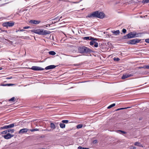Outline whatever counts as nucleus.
I'll return each mask as SVG.
<instances>
[{
  "mask_svg": "<svg viewBox=\"0 0 149 149\" xmlns=\"http://www.w3.org/2000/svg\"><path fill=\"white\" fill-rule=\"evenodd\" d=\"M104 14L103 12L96 11L93 12L92 14L88 15V16L86 17H97L102 19L104 17Z\"/></svg>",
  "mask_w": 149,
  "mask_h": 149,
  "instance_id": "obj_1",
  "label": "nucleus"
},
{
  "mask_svg": "<svg viewBox=\"0 0 149 149\" xmlns=\"http://www.w3.org/2000/svg\"><path fill=\"white\" fill-rule=\"evenodd\" d=\"M141 33H137L135 31L131 32L129 33L123 37V39H130L132 38L138 37L141 36Z\"/></svg>",
  "mask_w": 149,
  "mask_h": 149,
  "instance_id": "obj_2",
  "label": "nucleus"
},
{
  "mask_svg": "<svg viewBox=\"0 0 149 149\" xmlns=\"http://www.w3.org/2000/svg\"><path fill=\"white\" fill-rule=\"evenodd\" d=\"M78 50L79 53L81 54L90 53L93 52L91 49L84 46L79 47Z\"/></svg>",
  "mask_w": 149,
  "mask_h": 149,
  "instance_id": "obj_3",
  "label": "nucleus"
},
{
  "mask_svg": "<svg viewBox=\"0 0 149 149\" xmlns=\"http://www.w3.org/2000/svg\"><path fill=\"white\" fill-rule=\"evenodd\" d=\"M31 31L35 33L41 35H46L51 33V32L49 31L42 29H35Z\"/></svg>",
  "mask_w": 149,
  "mask_h": 149,
  "instance_id": "obj_4",
  "label": "nucleus"
},
{
  "mask_svg": "<svg viewBox=\"0 0 149 149\" xmlns=\"http://www.w3.org/2000/svg\"><path fill=\"white\" fill-rule=\"evenodd\" d=\"M141 40V39L135 38L129 41L127 43L129 44L135 45L140 42Z\"/></svg>",
  "mask_w": 149,
  "mask_h": 149,
  "instance_id": "obj_5",
  "label": "nucleus"
},
{
  "mask_svg": "<svg viewBox=\"0 0 149 149\" xmlns=\"http://www.w3.org/2000/svg\"><path fill=\"white\" fill-rule=\"evenodd\" d=\"M14 22L10 21L8 22L3 23L2 24V25L3 26L6 27H7L8 26H12L14 25Z\"/></svg>",
  "mask_w": 149,
  "mask_h": 149,
  "instance_id": "obj_6",
  "label": "nucleus"
},
{
  "mask_svg": "<svg viewBox=\"0 0 149 149\" xmlns=\"http://www.w3.org/2000/svg\"><path fill=\"white\" fill-rule=\"evenodd\" d=\"M14 124L12 123L10 124H9L8 125H6L3 127H1V129H9L10 128H12L14 126Z\"/></svg>",
  "mask_w": 149,
  "mask_h": 149,
  "instance_id": "obj_7",
  "label": "nucleus"
},
{
  "mask_svg": "<svg viewBox=\"0 0 149 149\" xmlns=\"http://www.w3.org/2000/svg\"><path fill=\"white\" fill-rule=\"evenodd\" d=\"M40 22L41 21H40L34 19L31 20L29 21V23L31 24H39Z\"/></svg>",
  "mask_w": 149,
  "mask_h": 149,
  "instance_id": "obj_8",
  "label": "nucleus"
},
{
  "mask_svg": "<svg viewBox=\"0 0 149 149\" xmlns=\"http://www.w3.org/2000/svg\"><path fill=\"white\" fill-rule=\"evenodd\" d=\"M31 69L34 70H43L44 69L43 68L37 66H32Z\"/></svg>",
  "mask_w": 149,
  "mask_h": 149,
  "instance_id": "obj_9",
  "label": "nucleus"
},
{
  "mask_svg": "<svg viewBox=\"0 0 149 149\" xmlns=\"http://www.w3.org/2000/svg\"><path fill=\"white\" fill-rule=\"evenodd\" d=\"M133 74H123V76L121 77V79H125V78H127L128 77H131L133 75Z\"/></svg>",
  "mask_w": 149,
  "mask_h": 149,
  "instance_id": "obj_10",
  "label": "nucleus"
},
{
  "mask_svg": "<svg viewBox=\"0 0 149 149\" xmlns=\"http://www.w3.org/2000/svg\"><path fill=\"white\" fill-rule=\"evenodd\" d=\"M14 136V135H13L11 134L10 133H8L6 135L3 136V137L5 139H8L13 137Z\"/></svg>",
  "mask_w": 149,
  "mask_h": 149,
  "instance_id": "obj_11",
  "label": "nucleus"
},
{
  "mask_svg": "<svg viewBox=\"0 0 149 149\" xmlns=\"http://www.w3.org/2000/svg\"><path fill=\"white\" fill-rule=\"evenodd\" d=\"M28 131L27 128H23L20 130L18 132L19 134H23L26 133Z\"/></svg>",
  "mask_w": 149,
  "mask_h": 149,
  "instance_id": "obj_12",
  "label": "nucleus"
},
{
  "mask_svg": "<svg viewBox=\"0 0 149 149\" xmlns=\"http://www.w3.org/2000/svg\"><path fill=\"white\" fill-rule=\"evenodd\" d=\"M83 39L84 40H96V38H94L92 37H84L83 38Z\"/></svg>",
  "mask_w": 149,
  "mask_h": 149,
  "instance_id": "obj_13",
  "label": "nucleus"
},
{
  "mask_svg": "<svg viewBox=\"0 0 149 149\" xmlns=\"http://www.w3.org/2000/svg\"><path fill=\"white\" fill-rule=\"evenodd\" d=\"M56 67V66L54 65H50L46 67L45 68V69L46 70L52 69Z\"/></svg>",
  "mask_w": 149,
  "mask_h": 149,
  "instance_id": "obj_14",
  "label": "nucleus"
},
{
  "mask_svg": "<svg viewBox=\"0 0 149 149\" xmlns=\"http://www.w3.org/2000/svg\"><path fill=\"white\" fill-rule=\"evenodd\" d=\"M111 32L115 35H117L120 33V31L119 30H117L116 31H111Z\"/></svg>",
  "mask_w": 149,
  "mask_h": 149,
  "instance_id": "obj_15",
  "label": "nucleus"
},
{
  "mask_svg": "<svg viewBox=\"0 0 149 149\" xmlns=\"http://www.w3.org/2000/svg\"><path fill=\"white\" fill-rule=\"evenodd\" d=\"M98 39L97 38L96 40H91V41L90 42V44L91 45H93L94 44H95L96 42L95 41H97L98 40Z\"/></svg>",
  "mask_w": 149,
  "mask_h": 149,
  "instance_id": "obj_16",
  "label": "nucleus"
},
{
  "mask_svg": "<svg viewBox=\"0 0 149 149\" xmlns=\"http://www.w3.org/2000/svg\"><path fill=\"white\" fill-rule=\"evenodd\" d=\"M50 127L53 129H54L56 128V126L53 123H51L50 124Z\"/></svg>",
  "mask_w": 149,
  "mask_h": 149,
  "instance_id": "obj_17",
  "label": "nucleus"
},
{
  "mask_svg": "<svg viewBox=\"0 0 149 149\" xmlns=\"http://www.w3.org/2000/svg\"><path fill=\"white\" fill-rule=\"evenodd\" d=\"M7 130L8 132H10L11 133H13L15 131V130L14 129H9Z\"/></svg>",
  "mask_w": 149,
  "mask_h": 149,
  "instance_id": "obj_18",
  "label": "nucleus"
},
{
  "mask_svg": "<svg viewBox=\"0 0 149 149\" xmlns=\"http://www.w3.org/2000/svg\"><path fill=\"white\" fill-rule=\"evenodd\" d=\"M60 127L62 128H63L65 127V125L64 123H60L59 124Z\"/></svg>",
  "mask_w": 149,
  "mask_h": 149,
  "instance_id": "obj_19",
  "label": "nucleus"
},
{
  "mask_svg": "<svg viewBox=\"0 0 149 149\" xmlns=\"http://www.w3.org/2000/svg\"><path fill=\"white\" fill-rule=\"evenodd\" d=\"M134 145L135 146H138L140 147L142 146L140 144V143L138 142H135L134 143Z\"/></svg>",
  "mask_w": 149,
  "mask_h": 149,
  "instance_id": "obj_20",
  "label": "nucleus"
},
{
  "mask_svg": "<svg viewBox=\"0 0 149 149\" xmlns=\"http://www.w3.org/2000/svg\"><path fill=\"white\" fill-rule=\"evenodd\" d=\"M49 53L50 55H55L56 54V52L54 51H50L49 52Z\"/></svg>",
  "mask_w": 149,
  "mask_h": 149,
  "instance_id": "obj_21",
  "label": "nucleus"
},
{
  "mask_svg": "<svg viewBox=\"0 0 149 149\" xmlns=\"http://www.w3.org/2000/svg\"><path fill=\"white\" fill-rule=\"evenodd\" d=\"M115 105H116V104L115 103H113L112 104H111L110 105H109V106H108L107 107V108L108 109H110L111 108L115 106Z\"/></svg>",
  "mask_w": 149,
  "mask_h": 149,
  "instance_id": "obj_22",
  "label": "nucleus"
},
{
  "mask_svg": "<svg viewBox=\"0 0 149 149\" xmlns=\"http://www.w3.org/2000/svg\"><path fill=\"white\" fill-rule=\"evenodd\" d=\"M149 3V0H143L142 1V3L144 4Z\"/></svg>",
  "mask_w": 149,
  "mask_h": 149,
  "instance_id": "obj_23",
  "label": "nucleus"
},
{
  "mask_svg": "<svg viewBox=\"0 0 149 149\" xmlns=\"http://www.w3.org/2000/svg\"><path fill=\"white\" fill-rule=\"evenodd\" d=\"M83 125L82 124H79L77 126V128L78 129H79L82 128Z\"/></svg>",
  "mask_w": 149,
  "mask_h": 149,
  "instance_id": "obj_24",
  "label": "nucleus"
},
{
  "mask_svg": "<svg viewBox=\"0 0 149 149\" xmlns=\"http://www.w3.org/2000/svg\"><path fill=\"white\" fill-rule=\"evenodd\" d=\"M68 120H63L62 121V122L63 123H68Z\"/></svg>",
  "mask_w": 149,
  "mask_h": 149,
  "instance_id": "obj_25",
  "label": "nucleus"
},
{
  "mask_svg": "<svg viewBox=\"0 0 149 149\" xmlns=\"http://www.w3.org/2000/svg\"><path fill=\"white\" fill-rule=\"evenodd\" d=\"M13 85H14V84H3V86H13Z\"/></svg>",
  "mask_w": 149,
  "mask_h": 149,
  "instance_id": "obj_26",
  "label": "nucleus"
},
{
  "mask_svg": "<svg viewBox=\"0 0 149 149\" xmlns=\"http://www.w3.org/2000/svg\"><path fill=\"white\" fill-rule=\"evenodd\" d=\"M30 130L32 132H34V131H38V129H30Z\"/></svg>",
  "mask_w": 149,
  "mask_h": 149,
  "instance_id": "obj_27",
  "label": "nucleus"
},
{
  "mask_svg": "<svg viewBox=\"0 0 149 149\" xmlns=\"http://www.w3.org/2000/svg\"><path fill=\"white\" fill-rule=\"evenodd\" d=\"M15 99V97H13L11 98L9 100V101H12L13 102H14Z\"/></svg>",
  "mask_w": 149,
  "mask_h": 149,
  "instance_id": "obj_28",
  "label": "nucleus"
},
{
  "mask_svg": "<svg viewBox=\"0 0 149 149\" xmlns=\"http://www.w3.org/2000/svg\"><path fill=\"white\" fill-rule=\"evenodd\" d=\"M114 61H119L120 59L118 58H114L113 59Z\"/></svg>",
  "mask_w": 149,
  "mask_h": 149,
  "instance_id": "obj_29",
  "label": "nucleus"
},
{
  "mask_svg": "<svg viewBox=\"0 0 149 149\" xmlns=\"http://www.w3.org/2000/svg\"><path fill=\"white\" fill-rule=\"evenodd\" d=\"M7 130L2 132L1 133L2 134H6L7 133Z\"/></svg>",
  "mask_w": 149,
  "mask_h": 149,
  "instance_id": "obj_30",
  "label": "nucleus"
},
{
  "mask_svg": "<svg viewBox=\"0 0 149 149\" xmlns=\"http://www.w3.org/2000/svg\"><path fill=\"white\" fill-rule=\"evenodd\" d=\"M143 68L145 69H149V65L144 66Z\"/></svg>",
  "mask_w": 149,
  "mask_h": 149,
  "instance_id": "obj_31",
  "label": "nucleus"
},
{
  "mask_svg": "<svg viewBox=\"0 0 149 149\" xmlns=\"http://www.w3.org/2000/svg\"><path fill=\"white\" fill-rule=\"evenodd\" d=\"M118 131L122 133H123L124 134H126V133H127V132H125V131H122V130H118Z\"/></svg>",
  "mask_w": 149,
  "mask_h": 149,
  "instance_id": "obj_32",
  "label": "nucleus"
},
{
  "mask_svg": "<svg viewBox=\"0 0 149 149\" xmlns=\"http://www.w3.org/2000/svg\"><path fill=\"white\" fill-rule=\"evenodd\" d=\"M98 43H97V42L94 45V47H98Z\"/></svg>",
  "mask_w": 149,
  "mask_h": 149,
  "instance_id": "obj_33",
  "label": "nucleus"
},
{
  "mask_svg": "<svg viewBox=\"0 0 149 149\" xmlns=\"http://www.w3.org/2000/svg\"><path fill=\"white\" fill-rule=\"evenodd\" d=\"M126 31H127L126 29H123L122 30V32L124 33H125L126 32Z\"/></svg>",
  "mask_w": 149,
  "mask_h": 149,
  "instance_id": "obj_34",
  "label": "nucleus"
},
{
  "mask_svg": "<svg viewBox=\"0 0 149 149\" xmlns=\"http://www.w3.org/2000/svg\"><path fill=\"white\" fill-rule=\"evenodd\" d=\"M145 41L146 43H149V38L146 39Z\"/></svg>",
  "mask_w": 149,
  "mask_h": 149,
  "instance_id": "obj_35",
  "label": "nucleus"
},
{
  "mask_svg": "<svg viewBox=\"0 0 149 149\" xmlns=\"http://www.w3.org/2000/svg\"><path fill=\"white\" fill-rule=\"evenodd\" d=\"M130 108V107H125V108H119V109L120 110L123 109H127V108Z\"/></svg>",
  "mask_w": 149,
  "mask_h": 149,
  "instance_id": "obj_36",
  "label": "nucleus"
},
{
  "mask_svg": "<svg viewBox=\"0 0 149 149\" xmlns=\"http://www.w3.org/2000/svg\"><path fill=\"white\" fill-rule=\"evenodd\" d=\"M25 31V30L24 29H19V30H18V31Z\"/></svg>",
  "mask_w": 149,
  "mask_h": 149,
  "instance_id": "obj_37",
  "label": "nucleus"
},
{
  "mask_svg": "<svg viewBox=\"0 0 149 149\" xmlns=\"http://www.w3.org/2000/svg\"><path fill=\"white\" fill-rule=\"evenodd\" d=\"M97 142V140H95L93 141V143H96Z\"/></svg>",
  "mask_w": 149,
  "mask_h": 149,
  "instance_id": "obj_38",
  "label": "nucleus"
},
{
  "mask_svg": "<svg viewBox=\"0 0 149 149\" xmlns=\"http://www.w3.org/2000/svg\"><path fill=\"white\" fill-rule=\"evenodd\" d=\"M36 107L37 108H39V109H41L42 108V106H39V107Z\"/></svg>",
  "mask_w": 149,
  "mask_h": 149,
  "instance_id": "obj_39",
  "label": "nucleus"
},
{
  "mask_svg": "<svg viewBox=\"0 0 149 149\" xmlns=\"http://www.w3.org/2000/svg\"><path fill=\"white\" fill-rule=\"evenodd\" d=\"M136 148L134 146H132L131 148V149H136Z\"/></svg>",
  "mask_w": 149,
  "mask_h": 149,
  "instance_id": "obj_40",
  "label": "nucleus"
},
{
  "mask_svg": "<svg viewBox=\"0 0 149 149\" xmlns=\"http://www.w3.org/2000/svg\"><path fill=\"white\" fill-rule=\"evenodd\" d=\"M78 149H83V148L80 146L78 147Z\"/></svg>",
  "mask_w": 149,
  "mask_h": 149,
  "instance_id": "obj_41",
  "label": "nucleus"
},
{
  "mask_svg": "<svg viewBox=\"0 0 149 149\" xmlns=\"http://www.w3.org/2000/svg\"><path fill=\"white\" fill-rule=\"evenodd\" d=\"M28 29V26H25L23 27L24 29Z\"/></svg>",
  "mask_w": 149,
  "mask_h": 149,
  "instance_id": "obj_42",
  "label": "nucleus"
},
{
  "mask_svg": "<svg viewBox=\"0 0 149 149\" xmlns=\"http://www.w3.org/2000/svg\"><path fill=\"white\" fill-rule=\"evenodd\" d=\"M58 17H56V18H54V19H52V20H57L58 19Z\"/></svg>",
  "mask_w": 149,
  "mask_h": 149,
  "instance_id": "obj_43",
  "label": "nucleus"
},
{
  "mask_svg": "<svg viewBox=\"0 0 149 149\" xmlns=\"http://www.w3.org/2000/svg\"><path fill=\"white\" fill-rule=\"evenodd\" d=\"M83 149H89V148H83Z\"/></svg>",
  "mask_w": 149,
  "mask_h": 149,
  "instance_id": "obj_44",
  "label": "nucleus"
},
{
  "mask_svg": "<svg viewBox=\"0 0 149 149\" xmlns=\"http://www.w3.org/2000/svg\"><path fill=\"white\" fill-rule=\"evenodd\" d=\"M61 18H62V17H60V19H58V21H56V22H58V21H59L60 20V19H61Z\"/></svg>",
  "mask_w": 149,
  "mask_h": 149,
  "instance_id": "obj_45",
  "label": "nucleus"
},
{
  "mask_svg": "<svg viewBox=\"0 0 149 149\" xmlns=\"http://www.w3.org/2000/svg\"><path fill=\"white\" fill-rule=\"evenodd\" d=\"M144 68L143 67H139V68Z\"/></svg>",
  "mask_w": 149,
  "mask_h": 149,
  "instance_id": "obj_46",
  "label": "nucleus"
},
{
  "mask_svg": "<svg viewBox=\"0 0 149 149\" xmlns=\"http://www.w3.org/2000/svg\"><path fill=\"white\" fill-rule=\"evenodd\" d=\"M119 110H120V109H117V110H116V111H118Z\"/></svg>",
  "mask_w": 149,
  "mask_h": 149,
  "instance_id": "obj_47",
  "label": "nucleus"
},
{
  "mask_svg": "<svg viewBox=\"0 0 149 149\" xmlns=\"http://www.w3.org/2000/svg\"><path fill=\"white\" fill-rule=\"evenodd\" d=\"M78 56H79V55H77V56H74V57H76Z\"/></svg>",
  "mask_w": 149,
  "mask_h": 149,
  "instance_id": "obj_48",
  "label": "nucleus"
},
{
  "mask_svg": "<svg viewBox=\"0 0 149 149\" xmlns=\"http://www.w3.org/2000/svg\"><path fill=\"white\" fill-rule=\"evenodd\" d=\"M11 78H7V79H10Z\"/></svg>",
  "mask_w": 149,
  "mask_h": 149,
  "instance_id": "obj_49",
  "label": "nucleus"
},
{
  "mask_svg": "<svg viewBox=\"0 0 149 149\" xmlns=\"http://www.w3.org/2000/svg\"><path fill=\"white\" fill-rule=\"evenodd\" d=\"M18 31H18V30H17V31H16V32H17Z\"/></svg>",
  "mask_w": 149,
  "mask_h": 149,
  "instance_id": "obj_50",
  "label": "nucleus"
},
{
  "mask_svg": "<svg viewBox=\"0 0 149 149\" xmlns=\"http://www.w3.org/2000/svg\"><path fill=\"white\" fill-rule=\"evenodd\" d=\"M52 23H55V22L54 21V22H52Z\"/></svg>",
  "mask_w": 149,
  "mask_h": 149,
  "instance_id": "obj_51",
  "label": "nucleus"
},
{
  "mask_svg": "<svg viewBox=\"0 0 149 149\" xmlns=\"http://www.w3.org/2000/svg\"><path fill=\"white\" fill-rule=\"evenodd\" d=\"M1 127L0 128V130H1Z\"/></svg>",
  "mask_w": 149,
  "mask_h": 149,
  "instance_id": "obj_52",
  "label": "nucleus"
},
{
  "mask_svg": "<svg viewBox=\"0 0 149 149\" xmlns=\"http://www.w3.org/2000/svg\"><path fill=\"white\" fill-rule=\"evenodd\" d=\"M41 149H44V148H42Z\"/></svg>",
  "mask_w": 149,
  "mask_h": 149,
  "instance_id": "obj_53",
  "label": "nucleus"
},
{
  "mask_svg": "<svg viewBox=\"0 0 149 149\" xmlns=\"http://www.w3.org/2000/svg\"><path fill=\"white\" fill-rule=\"evenodd\" d=\"M1 68H0V70H1Z\"/></svg>",
  "mask_w": 149,
  "mask_h": 149,
  "instance_id": "obj_54",
  "label": "nucleus"
}]
</instances>
